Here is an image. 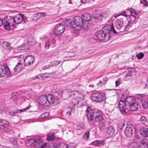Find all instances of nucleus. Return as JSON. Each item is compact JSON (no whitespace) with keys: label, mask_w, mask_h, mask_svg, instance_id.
<instances>
[{"label":"nucleus","mask_w":148,"mask_h":148,"mask_svg":"<svg viewBox=\"0 0 148 148\" xmlns=\"http://www.w3.org/2000/svg\"><path fill=\"white\" fill-rule=\"evenodd\" d=\"M118 107L120 109V112L123 115H128L129 114V111H134L137 110L138 104L134 102L128 105L124 101L121 100L119 102Z\"/></svg>","instance_id":"1"},{"label":"nucleus","mask_w":148,"mask_h":148,"mask_svg":"<svg viewBox=\"0 0 148 148\" xmlns=\"http://www.w3.org/2000/svg\"><path fill=\"white\" fill-rule=\"evenodd\" d=\"M73 23L74 24L73 28L77 31H80L82 26L84 29H87L88 27L87 23H84L83 18L79 16L75 17L73 19Z\"/></svg>","instance_id":"2"},{"label":"nucleus","mask_w":148,"mask_h":148,"mask_svg":"<svg viewBox=\"0 0 148 148\" xmlns=\"http://www.w3.org/2000/svg\"><path fill=\"white\" fill-rule=\"evenodd\" d=\"M3 21L5 22L4 28L6 30H9L11 27H14L16 25L14 16L5 17L3 18Z\"/></svg>","instance_id":"3"},{"label":"nucleus","mask_w":148,"mask_h":148,"mask_svg":"<svg viewBox=\"0 0 148 148\" xmlns=\"http://www.w3.org/2000/svg\"><path fill=\"white\" fill-rule=\"evenodd\" d=\"M101 31L108 38L110 36L109 33L110 32H112L114 34H116L117 33L114 29L113 24H112L111 25H107L103 27Z\"/></svg>","instance_id":"4"},{"label":"nucleus","mask_w":148,"mask_h":148,"mask_svg":"<svg viewBox=\"0 0 148 148\" xmlns=\"http://www.w3.org/2000/svg\"><path fill=\"white\" fill-rule=\"evenodd\" d=\"M124 25V21L122 19L117 20L115 23V26L116 28L118 31L120 32H123V31H126L128 29L127 28V26L125 25V27L123 29Z\"/></svg>","instance_id":"5"},{"label":"nucleus","mask_w":148,"mask_h":148,"mask_svg":"<svg viewBox=\"0 0 148 148\" xmlns=\"http://www.w3.org/2000/svg\"><path fill=\"white\" fill-rule=\"evenodd\" d=\"M65 29V26L61 23H59L56 25L54 28V34L58 36H60L64 32Z\"/></svg>","instance_id":"6"},{"label":"nucleus","mask_w":148,"mask_h":148,"mask_svg":"<svg viewBox=\"0 0 148 148\" xmlns=\"http://www.w3.org/2000/svg\"><path fill=\"white\" fill-rule=\"evenodd\" d=\"M0 123L1 124L3 128V130L8 133H10L12 130H11L9 126V122L5 119H0Z\"/></svg>","instance_id":"7"},{"label":"nucleus","mask_w":148,"mask_h":148,"mask_svg":"<svg viewBox=\"0 0 148 148\" xmlns=\"http://www.w3.org/2000/svg\"><path fill=\"white\" fill-rule=\"evenodd\" d=\"M92 101L97 102H102L104 100V96L103 94L99 92L94 93L91 95Z\"/></svg>","instance_id":"8"},{"label":"nucleus","mask_w":148,"mask_h":148,"mask_svg":"<svg viewBox=\"0 0 148 148\" xmlns=\"http://www.w3.org/2000/svg\"><path fill=\"white\" fill-rule=\"evenodd\" d=\"M14 18L16 24H19L22 22L25 23L27 21L26 17L25 16L24 14H19L14 16Z\"/></svg>","instance_id":"9"},{"label":"nucleus","mask_w":148,"mask_h":148,"mask_svg":"<svg viewBox=\"0 0 148 148\" xmlns=\"http://www.w3.org/2000/svg\"><path fill=\"white\" fill-rule=\"evenodd\" d=\"M11 72L7 64H5L3 66H0V77H3L6 75L10 76Z\"/></svg>","instance_id":"10"},{"label":"nucleus","mask_w":148,"mask_h":148,"mask_svg":"<svg viewBox=\"0 0 148 148\" xmlns=\"http://www.w3.org/2000/svg\"><path fill=\"white\" fill-rule=\"evenodd\" d=\"M34 60V58L32 55H29L26 56L24 60L25 65L29 66L33 63Z\"/></svg>","instance_id":"11"},{"label":"nucleus","mask_w":148,"mask_h":148,"mask_svg":"<svg viewBox=\"0 0 148 148\" xmlns=\"http://www.w3.org/2000/svg\"><path fill=\"white\" fill-rule=\"evenodd\" d=\"M86 116L88 120H92L94 118L95 113L94 111L91 109L90 107H88L86 111Z\"/></svg>","instance_id":"12"},{"label":"nucleus","mask_w":148,"mask_h":148,"mask_svg":"<svg viewBox=\"0 0 148 148\" xmlns=\"http://www.w3.org/2000/svg\"><path fill=\"white\" fill-rule=\"evenodd\" d=\"M95 36L98 40L101 41L107 37L101 31L98 30L95 33Z\"/></svg>","instance_id":"13"},{"label":"nucleus","mask_w":148,"mask_h":148,"mask_svg":"<svg viewBox=\"0 0 148 148\" xmlns=\"http://www.w3.org/2000/svg\"><path fill=\"white\" fill-rule=\"evenodd\" d=\"M34 147L36 148H42L43 146H44V144H43L42 140L41 138H37L34 139Z\"/></svg>","instance_id":"14"},{"label":"nucleus","mask_w":148,"mask_h":148,"mask_svg":"<svg viewBox=\"0 0 148 148\" xmlns=\"http://www.w3.org/2000/svg\"><path fill=\"white\" fill-rule=\"evenodd\" d=\"M38 102L42 105H46L48 106L47 96L45 95H41L38 99Z\"/></svg>","instance_id":"15"},{"label":"nucleus","mask_w":148,"mask_h":148,"mask_svg":"<svg viewBox=\"0 0 148 148\" xmlns=\"http://www.w3.org/2000/svg\"><path fill=\"white\" fill-rule=\"evenodd\" d=\"M124 134L127 137L131 136L133 134V131L132 127L127 126L124 131Z\"/></svg>","instance_id":"16"},{"label":"nucleus","mask_w":148,"mask_h":148,"mask_svg":"<svg viewBox=\"0 0 148 148\" xmlns=\"http://www.w3.org/2000/svg\"><path fill=\"white\" fill-rule=\"evenodd\" d=\"M47 104H53L56 101V100L54 97L51 94H49L47 96Z\"/></svg>","instance_id":"17"},{"label":"nucleus","mask_w":148,"mask_h":148,"mask_svg":"<svg viewBox=\"0 0 148 148\" xmlns=\"http://www.w3.org/2000/svg\"><path fill=\"white\" fill-rule=\"evenodd\" d=\"M140 134L143 136L144 137L148 136V128L142 127L140 130Z\"/></svg>","instance_id":"18"},{"label":"nucleus","mask_w":148,"mask_h":148,"mask_svg":"<svg viewBox=\"0 0 148 148\" xmlns=\"http://www.w3.org/2000/svg\"><path fill=\"white\" fill-rule=\"evenodd\" d=\"M107 123L104 122L100 123L98 125L99 129L101 132L104 131L107 128Z\"/></svg>","instance_id":"19"},{"label":"nucleus","mask_w":148,"mask_h":148,"mask_svg":"<svg viewBox=\"0 0 148 148\" xmlns=\"http://www.w3.org/2000/svg\"><path fill=\"white\" fill-rule=\"evenodd\" d=\"M83 21L84 23H86L88 24L87 21H90L92 17L91 15L89 14L86 13L83 15Z\"/></svg>","instance_id":"20"},{"label":"nucleus","mask_w":148,"mask_h":148,"mask_svg":"<svg viewBox=\"0 0 148 148\" xmlns=\"http://www.w3.org/2000/svg\"><path fill=\"white\" fill-rule=\"evenodd\" d=\"M35 142L34 139H30L27 140L26 141L25 145L26 146L29 148L34 147V143Z\"/></svg>","instance_id":"21"},{"label":"nucleus","mask_w":148,"mask_h":148,"mask_svg":"<svg viewBox=\"0 0 148 148\" xmlns=\"http://www.w3.org/2000/svg\"><path fill=\"white\" fill-rule=\"evenodd\" d=\"M35 43V41L32 37H29L27 39V44L26 45H28L29 47L27 49H29V47H31L32 45H34Z\"/></svg>","instance_id":"22"},{"label":"nucleus","mask_w":148,"mask_h":148,"mask_svg":"<svg viewBox=\"0 0 148 148\" xmlns=\"http://www.w3.org/2000/svg\"><path fill=\"white\" fill-rule=\"evenodd\" d=\"M23 66V64L21 63H18L14 68V71L16 72H19L22 70Z\"/></svg>","instance_id":"23"},{"label":"nucleus","mask_w":148,"mask_h":148,"mask_svg":"<svg viewBox=\"0 0 148 148\" xmlns=\"http://www.w3.org/2000/svg\"><path fill=\"white\" fill-rule=\"evenodd\" d=\"M135 101V99L133 97L129 96L126 98L125 101H124V102L126 103L128 105L134 102Z\"/></svg>","instance_id":"24"},{"label":"nucleus","mask_w":148,"mask_h":148,"mask_svg":"<svg viewBox=\"0 0 148 148\" xmlns=\"http://www.w3.org/2000/svg\"><path fill=\"white\" fill-rule=\"evenodd\" d=\"M29 107H27L26 108L23 109L18 110H17V111L16 112H10V114L12 116H14L15 115V114L16 113L24 112L26 111L27 110H29Z\"/></svg>","instance_id":"25"},{"label":"nucleus","mask_w":148,"mask_h":148,"mask_svg":"<svg viewBox=\"0 0 148 148\" xmlns=\"http://www.w3.org/2000/svg\"><path fill=\"white\" fill-rule=\"evenodd\" d=\"M75 93V98L78 99L80 101L84 99V96L82 94L77 92Z\"/></svg>","instance_id":"26"},{"label":"nucleus","mask_w":148,"mask_h":148,"mask_svg":"<svg viewBox=\"0 0 148 148\" xmlns=\"http://www.w3.org/2000/svg\"><path fill=\"white\" fill-rule=\"evenodd\" d=\"M92 144L93 145H97L98 144L101 145H103L105 144V140H97L92 142Z\"/></svg>","instance_id":"27"},{"label":"nucleus","mask_w":148,"mask_h":148,"mask_svg":"<svg viewBox=\"0 0 148 148\" xmlns=\"http://www.w3.org/2000/svg\"><path fill=\"white\" fill-rule=\"evenodd\" d=\"M115 132L114 129L111 126H109L107 130V134L111 136Z\"/></svg>","instance_id":"28"},{"label":"nucleus","mask_w":148,"mask_h":148,"mask_svg":"<svg viewBox=\"0 0 148 148\" xmlns=\"http://www.w3.org/2000/svg\"><path fill=\"white\" fill-rule=\"evenodd\" d=\"M104 119L103 117L101 115L98 114L96 115L95 120L96 122H99L101 121Z\"/></svg>","instance_id":"29"},{"label":"nucleus","mask_w":148,"mask_h":148,"mask_svg":"<svg viewBox=\"0 0 148 148\" xmlns=\"http://www.w3.org/2000/svg\"><path fill=\"white\" fill-rule=\"evenodd\" d=\"M3 48L5 49H10L12 48V47H10V43L7 42H3Z\"/></svg>","instance_id":"30"},{"label":"nucleus","mask_w":148,"mask_h":148,"mask_svg":"<svg viewBox=\"0 0 148 148\" xmlns=\"http://www.w3.org/2000/svg\"><path fill=\"white\" fill-rule=\"evenodd\" d=\"M47 44L51 47H53L56 45L55 41L54 40H51L50 41H47Z\"/></svg>","instance_id":"31"},{"label":"nucleus","mask_w":148,"mask_h":148,"mask_svg":"<svg viewBox=\"0 0 148 148\" xmlns=\"http://www.w3.org/2000/svg\"><path fill=\"white\" fill-rule=\"evenodd\" d=\"M130 10H129L132 16L130 17V18H134V20L135 19V15L136 14V13L135 12V11L132 8H130Z\"/></svg>","instance_id":"32"},{"label":"nucleus","mask_w":148,"mask_h":148,"mask_svg":"<svg viewBox=\"0 0 148 148\" xmlns=\"http://www.w3.org/2000/svg\"><path fill=\"white\" fill-rule=\"evenodd\" d=\"M138 145L136 142H133L131 143L129 146V148H138Z\"/></svg>","instance_id":"33"},{"label":"nucleus","mask_w":148,"mask_h":148,"mask_svg":"<svg viewBox=\"0 0 148 148\" xmlns=\"http://www.w3.org/2000/svg\"><path fill=\"white\" fill-rule=\"evenodd\" d=\"M103 13L97 14L94 16V18H95V20H97V21L98 18H103Z\"/></svg>","instance_id":"34"},{"label":"nucleus","mask_w":148,"mask_h":148,"mask_svg":"<svg viewBox=\"0 0 148 148\" xmlns=\"http://www.w3.org/2000/svg\"><path fill=\"white\" fill-rule=\"evenodd\" d=\"M65 23L67 25L69 26L70 25L71 27H73V21L71 22V19H68L66 20L65 21Z\"/></svg>","instance_id":"35"},{"label":"nucleus","mask_w":148,"mask_h":148,"mask_svg":"<svg viewBox=\"0 0 148 148\" xmlns=\"http://www.w3.org/2000/svg\"><path fill=\"white\" fill-rule=\"evenodd\" d=\"M47 139L49 141L53 140L54 139V136L53 134H48L47 135Z\"/></svg>","instance_id":"36"},{"label":"nucleus","mask_w":148,"mask_h":148,"mask_svg":"<svg viewBox=\"0 0 148 148\" xmlns=\"http://www.w3.org/2000/svg\"><path fill=\"white\" fill-rule=\"evenodd\" d=\"M140 148H148V144L144 141H142L141 144Z\"/></svg>","instance_id":"37"},{"label":"nucleus","mask_w":148,"mask_h":148,"mask_svg":"<svg viewBox=\"0 0 148 148\" xmlns=\"http://www.w3.org/2000/svg\"><path fill=\"white\" fill-rule=\"evenodd\" d=\"M79 101H80L78 99L75 98V99H73L72 101V102L73 105L75 106L76 105H78L79 104Z\"/></svg>","instance_id":"38"},{"label":"nucleus","mask_w":148,"mask_h":148,"mask_svg":"<svg viewBox=\"0 0 148 148\" xmlns=\"http://www.w3.org/2000/svg\"><path fill=\"white\" fill-rule=\"evenodd\" d=\"M110 107L111 108L110 110H109V108H107L106 110V114L108 115H109L110 114H109V113H108V112H109V113H111L113 111V109H114L113 106L110 105Z\"/></svg>","instance_id":"39"},{"label":"nucleus","mask_w":148,"mask_h":148,"mask_svg":"<svg viewBox=\"0 0 148 148\" xmlns=\"http://www.w3.org/2000/svg\"><path fill=\"white\" fill-rule=\"evenodd\" d=\"M144 56V53L140 52L139 53L137 54L136 55V57L138 58V59H142Z\"/></svg>","instance_id":"40"},{"label":"nucleus","mask_w":148,"mask_h":148,"mask_svg":"<svg viewBox=\"0 0 148 148\" xmlns=\"http://www.w3.org/2000/svg\"><path fill=\"white\" fill-rule=\"evenodd\" d=\"M61 62V61H54L51 63V65L57 66Z\"/></svg>","instance_id":"41"},{"label":"nucleus","mask_w":148,"mask_h":148,"mask_svg":"<svg viewBox=\"0 0 148 148\" xmlns=\"http://www.w3.org/2000/svg\"><path fill=\"white\" fill-rule=\"evenodd\" d=\"M147 121V119L145 117L142 116L140 117V121L143 124H145Z\"/></svg>","instance_id":"42"},{"label":"nucleus","mask_w":148,"mask_h":148,"mask_svg":"<svg viewBox=\"0 0 148 148\" xmlns=\"http://www.w3.org/2000/svg\"><path fill=\"white\" fill-rule=\"evenodd\" d=\"M89 136V132H86L83 136V138L85 140H88Z\"/></svg>","instance_id":"43"},{"label":"nucleus","mask_w":148,"mask_h":148,"mask_svg":"<svg viewBox=\"0 0 148 148\" xmlns=\"http://www.w3.org/2000/svg\"><path fill=\"white\" fill-rule=\"evenodd\" d=\"M142 106L143 108L146 109L148 107V102L145 101L142 104Z\"/></svg>","instance_id":"44"},{"label":"nucleus","mask_w":148,"mask_h":148,"mask_svg":"<svg viewBox=\"0 0 148 148\" xmlns=\"http://www.w3.org/2000/svg\"><path fill=\"white\" fill-rule=\"evenodd\" d=\"M120 79L119 78L115 82L116 86H117L119 85L120 83Z\"/></svg>","instance_id":"45"},{"label":"nucleus","mask_w":148,"mask_h":148,"mask_svg":"<svg viewBox=\"0 0 148 148\" xmlns=\"http://www.w3.org/2000/svg\"><path fill=\"white\" fill-rule=\"evenodd\" d=\"M105 84V82H104L103 81H100L98 83H97V85L100 86H102L103 85Z\"/></svg>","instance_id":"46"},{"label":"nucleus","mask_w":148,"mask_h":148,"mask_svg":"<svg viewBox=\"0 0 148 148\" xmlns=\"http://www.w3.org/2000/svg\"><path fill=\"white\" fill-rule=\"evenodd\" d=\"M5 22L3 21V18H0V27H1L2 24L4 25Z\"/></svg>","instance_id":"47"},{"label":"nucleus","mask_w":148,"mask_h":148,"mask_svg":"<svg viewBox=\"0 0 148 148\" xmlns=\"http://www.w3.org/2000/svg\"><path fill=\"white\" fill-rule=\"evenodd\" d=\"M42 77L41 75H38L36 77H34V79H35L36 78H39L40 79H42Z\"/></svg>","instance_id":"48"},{"label":"nucleus","mask_w":148,"mask_h":148,"mask_svg":"<svg viewBox=\"0 0 148 148\" xmlns=\"http://www.w3.org/2000/svg\"><path fill=\"white\" fill-rule=\"evenodd\" d=\"M48 115V113H45L42 114L41 115V116L42 118H44L47 116Z\"/></svg>","instance_id":"49"},{"label":"nucleus","mask_w":148,"mask_h":148,"mask_svg":"<svg viewBox=\"0 0 148 148\" xmlns=\"http://www.w3.org/2000/svg\"><path fill=\"white\" fill-rule=\"evenodd\" d=\"M75 92H77L71 91V92H70L71 95L72 97L74 96V97H75Z\"/></svg>","instance_id":"50"},{"label":"nucleus","mask_w":148,"mask_h":148,"mask_svg":"<svg viewBox=\"0 0 148 148\" xmlns=\"http://www.w3.org/2000/svg\"><path fill=\"white\" fill-rule=\"evenodd\" d=\"M132 73L131 72H129L128 73H127L126 75L125 76L126 77H132Z\"/></svg>","instance_id":"51"},{"label":"nucleus","mask_w":148,"mask_h":148,"mask_svg":"<svg viewBox=\"0 0 148 148\" xmlns=\"http://www.w3.org/2000/svg\"><path fill=\"white\" fill-rule=\"evenodd\" d=\"M120 14H121V15H122L123 16H125V17L127 16V15L126 14L125 11H124L123 12H122L121 13H120Z\"/></svg>","instance_id":"52"},{"label":"nucleus","mask_w":148,"mask_h":148,"mask_svg":"<svg viewBox=\"0 0 148 148\" xmlns=\"http://www.w3.org/2000/svg\"><path fill=\"white\" fill-rule=\"evenodd\" d=\"M80 1L82 3H86L88 2L89 0H80Z\"/></svg>","instance_id":"53"},{"label":"nucleus","mask_w":148,"mask_h":148,"mask_svg":"<svg viewBox=\"0 0 148 148\" xmlns=\"http://www.w3.org/2000/svg\"><path fill=\"white\" fill-rule=\"evenodd\" d=\"M47 41L46 42L45 45V48L46 49H47L49 48V45H48V44H47Z\"/></svg>","instance_id":"54"},{"label":"nucleus","mask_w":148,"mask_h":148,"mask_svg":"<svg viewBox=\"0 0 148 148\" xmlns=\"http://www.w3.org/2000/svg\"><path fill=\"white\" fill-rule=\"evenodd\" d=\"M70 109H71V111H70V110H69V111H68L66 113V114L67 115L68 114H69V116H70V115L71 114V111H72V109L71 108H70Z\"/></svg>","instance_id":"55"},{"label":"nucleus","mask_w":148,"mask_h":148,"mask_svg":"<svg viewBox=\"0 0 148 148\" xmlns=\"http://www.w3.org/2000/svg\"><path fill=\"white\" fill-rule=\"evenodd\" d=\"M120 15H121V14H120V13H119L118 14H116L114 16L115 18H116Z\"/></svg>","instance_id":"56"},{"label":"nucleus","mask_w":148,"mask_h":148,"mask_svg":"<svg viewBox=\"0 0 148 148\" xmlns=\"http://www.w3.org/2000/svg\"><path fill=\"white\" fill-rule=\"evenodd\" d=\"M107 80H108V79H107V77H104V78L103 79V81L104 82H105V84L106 83V82L107 81Z\"/></svg>","instance_id":"57"},{"label":"nucleus","mask_w":148,"mask_h":148,"mask_svg":"<svg viewBox=\"0 0 148 148\" xmlns=\"http://www.w3.org/2000/svg\"><path fill=\"white\" fill-rule=\"evenodd\" d=\"M143 1L144 3H146L147 4H148V2H147V1L146 0H143Z\"/></svg>","instance_id":"58"},{"label":"nucleus","mask_w":148,"mask_h":148,"mask_svg":"<svg viewBox=\"0 0 148 148\" xmlns=\"http://www.w3.org/2000/svg\"><path fill=\"white\" fill-rule=\"evenodd\" d=\"M42 148H47V147L46 146V144L45 143L44 146H43Z\"/></svg>","instance_id":"59"},{"label":"nucleus","mask_w":148,"mask_h":148,"mask_svg":"<svg viewBox=\"0 0 148 148\" xmlns=\"http://www.w3.org/2000/svg\"><path fill=\"white\" fill-rule=\"evenodd\" d=\"M3 128V127H2V126H1V124L0 123V130H3V128Z\"/></svg>","instance_id":"60"},{"label":"nucleus","mask_w":148,"mask_h":148,"mask_svg":"<svg viewBox=\"0 0 148 148\" xmlns=\"http://www.w3.org/2000/svg\"><path fill=\"white\" fill-rule=\"evenodd\" d=\"M89 86L90 87H94V85L93 84L90 85Z\"/></svg>","instance_id":"61"},{"label":"nucleus","mask_w":148,"mask_h":148,"mask_svg":"<svg viewBox=\"0 0 148 148\" xmlns=\"http://www.w3.org/2000/svg\"><path fill=\"white\" fill-rule=\"evenodd\" d=\"M48 69V68H46V66H45V67H44L43 69H42L43 70H45L47 69Z\"/></svg>","instance_id":"62"},{"label":"nucleus","mask_w":148,"mask_h":148,"mask_svg":"<svg viewBox=\"0 0 148 148\" xmlns=\"http://www.w3.org/2000/svg\"><path fill=\"white\" fill-rule=\"evenodd\" d=\"M69 2H68L69 3L72 4V1L71 0H69Z\"/></svg>","instance_id":"63"},{"label":"nucleus","mask_w":148,"mask_h":148,"mask_svg":"<svg viewBox=\"0 0 148 148\" xmlns=\"http://www.w3.org/2000/svg\"><path fill=\"white\" fill-rule=\"evenodd\" d=\"M143 4H144V6H146L147 7H148V5L147 4H146L145 3H144Z\"/></svg>","instance_id":"64"}]
</instances>
